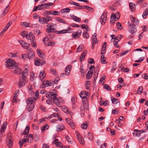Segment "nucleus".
<instances>
[{
	"instance_id": "338daca9",
	"label": "nucleus",
	"mask_w": 148,
	"mask_h": 148,
	"mask_svg": "<svg viewBox=\"0 0 148 148\" xmlns=\"http://www.w3.org/2000/svg\"><path fill=\"white\" fill-rule=\"evenodd\" d=\"M9 5H8L5 8L4 10L3 11V13L4 14L3 15H4V14H6L7 12H8L9 8H8V7Z\"/></svg>"
},
{
	"instance_id": "a878e982",
	"label": "nucleus",
	"mask_w": 148,
	"mask_h": 148,
	"mask_svg": "<svg viewBox=\"0 0 148 148\" xmlns=\"http://www.w3.org/2000/svg\"><path fill=\"white\" fill-rule=\"evenodd\" d=\"M43 84L45 85L46 86H53V82H50L48 81H45L44 82Z\"/></svg>"
},
{
	"instance_id": "37998d69",
	"label": "nucleus",
	"mask_w": 148,
	"mask_h": 148,
	"mask_svg": "<svg viewBox=\"0 0 148 148\" xmlns=\"http://www.w3.org/2000/svg\"><path fill=\"white\" fill-rule=\"evenodd\" d=\"M82 35L84 38L86 39H88L89 37V35L87 31L84 32L82 33Z\"/></svg>"
},
{
	"instance_id": "de8ad7c7",
	"label": "nucleus",
	"mask_w": 148,
	"mask_h": 148,
	"mask_svg": "<svg viewBox=\"0 0 148 148\" xmlns=\"http://www.w3.org/2000/svg\"><path fill=\"white\" fill-rule=\"evenodd\" d=\"M56 26V25L54 24L51 23H49L47 26V27H51L55 28V27Z\"/></svg>"
},
{
	"instance_id": "58836bf2",
	"label": "nucleus",
	"mask_w": 148,
	"mask_h": 148,
	"mask_svg": "<svg viewBox=\"0 0 148 148\" xmlns=\"http://www.w3.org/2000/svg\"><path fill=\"white\" fill-rule=\"evenodd\" d=\"M33 139V134H31L29 135L28 138L27 140V141L29 143H30L32 142Z\"/></svg>"
},
{
	"instance_id": "72a5a7b5",
	"label": "nucleus",
	"mask_w": 148,
	"mask_h": 148,
	"mask_svg": "<svg viewBox=\"0 0 148 148\" xmlns=\"http://www.w3.org/2000/svg\"><path fill=\"white\" fill-rule=\"evenodd\" d=\"M39 21L40 23L42 24H45L47 23V22H46L45 18H43L41 17H39Z\"/></svg>"
},
{
	"instance_id": "13d9d810",
	"label": "nucleus",
	"mask_w": 148,
	"mask_h": 148,
	"mask_svg": "<svg viewBox=\"0 0 148 148\" xmlns=\"http://www.w3.org/2000/svg\"><path fill=\"white\" fill-rule=\"evenodd\" d=\"M103 86L106 89L108 90L109 91L111 90V88L108 84H105Z\"/></svg>"
},
{
	"instance_id": "bb28decb",
	"label": "nucleus",
	"mask_w": 148,
	"mask_h": 148,
	"mask_svg": "<svg viewBox=\"0 0 148 148\" xmlns=\"http://www.w3.org/2000/svg\"><path fill=\"white\" fill-rule=\"evenodd\" d=\"M36 51L38 53V55L40 58H43L45 57V55L43 52L42 51L40 50L37 49Z\"/></svg>"
},
{
	"instance_id": "0eeeda50",
	"label": "nucleus",
	"mask_w": 148,
	"mask_h": 148,
	"mask_svg": "<svg viewBox=\"0 0 148 148\" xmlns=\"http://www.w3.org/2000/svg\"><path fill=\"white\" fill-rule=\"evenodd\" d=\"M14 73L16 74H17L19 75L21 74V69L20 67L18 66V64L16 63L14 66Z\"/></svg>"
},
{
	"instance_id": "393cba45",
	"label": "nucleus",
	"mask_w": 148,
	"mask_h": 148,
	"mask_svg": "<svg viewBox=\"0 0 148 148\" xmlns=\"http://www.w3.org/2000/svg\"><path fill=\"white\" fill-rule=\"evenodd\" d=\"M113 15L112 14V16L110 18V22L111 24H114L115 21V18H116L117 19H118L120 17V16H119V17L116 18V16L115 15H114V17H113L112 16Z\"/></svg>"
},
{
	"instance_id": "4468645a",
	"label": "nucleus",
	"mask_w": 148,
	"mask_h": 148,
	"mask_svg": "<svg viewBox=\"0 0 148 148\" xmlns=\"http://www.w3.org/2000/svg\"><path fill=\"white\" fill-rule=\"evenodd\" d=\"M66 121L67 123L70 125L72 129L74 128V122L70 119L69 118H67L66 119Z\"/></svg>"
},
{
	"instance_id": "c03bdc74",
	"label": "nucleus",
	"mask_w": 148,
	"mask_h": 148,
	"mask_svg": "<svg viewBox=\"0 0 148 148\" xmlns=\"http://www.w3.org/2000/svg\"><path fill=\"white\" fill-rule=\"evenodd\" d=\"M86 88L87 89H89L90 86V82L89 81H86L85 83Z\"/></svg>"
},
{
	"instance_id": "69168bd1",
	"label": "nucleus",
	"mask_w": 148,
	"mask_h": 148,
	"mask_svg": "<svg viewBox=\"0 0 148 148\" xmlns=\"http://www.w3.org/2000/svg\"><path fill=\"white\" fill-rule=\"evenodd\" d=\"M86 9L91 12H92L93 11V9L88 6H86Z\"/></svg>"
},
{
	"instance_id": "79ce46f5",
	"label": "nucleus",
	"mask_w": 148,
	"mask_h": 148,
	"mask_svg": "<svg viewBox=\"0 0 148 148\" xmlns=\"http://www.w3.org/2000/svg\"><path fill=\"white\" fill-rule=\"evenodd\" d=\"M28 34V32L25 31H23L21 33V35L23 37H26V38H27Z\"/></svg>"
},
{
	"instance_id": "f704fd0d",
	"label": "nucleus",
	"mask_w": 148,
	"mask_h": 148,
	"mask_svg": "<svg viewBox=\"0 0 148 148\" xmlns=\"http://www.w3.org/2000/svg\"><path fill=\"white\" fill-rule=\"evenodd\" d=\"M68 29H69V30H68L67 29H64L62 30L59 31L58 32L59 34H64L66 32H67L68 31H70V29H71L70 27H69Z\"/></svg>"
},
{
	"instance_id": "bf43d9fd",
	"label": "nucleus",
	"mask_w": 148,
	"mask_h": 148,
	"mask_svg": "<svg viewBox=\"0 0 148 148\" xmlns=\"http://www.w3.org/2000/svg\"><path fill=\"white\" fill-rule=\"evenodd\" d=\"M25 142H24L23 139H20L19 141V144L20 145V148H21L23 144Z\"/></svg>"
},
{
	"instance_id": "7ed1b4c3",
	"label": "nucleus",
	"mask_w": 148,
	"mask_h": 148,
	"mask_svg": "<svg viewBox=\"0 0 148 148\" xmlns=\"http://www.w3.org/2000/svg\"><path fill=\"white\" fill-rule=\"evenodd\" d=\"M28 80L26 76H24L23 75H22L19 79L18 82L19 86L20 87H21L23 86L27 83Z\"/></svg>"
},
{
	"instance_id": "c9c22d12",
	"label": "nucleus",
	"mask_w": 148,
	"mask_h": 148,
	"mask_svg": "<svg viewBox=\"0 0 148 148\" xmlns=\"http://www.w3.org/2000/svg\"><path fill=\"white\" fill-rule=\"evenodd\" d=\"M29 127L28 126H27L26 127L24 131V134L25 135H26V137H27V136H28V134L29 132Z\"/></svg>"
},
{
	"instance_id": "39448f33",
	"label": "nucleus",
	"mask_w": 148,
	"mask_h": 148,
	"mask_svg": "<svg viewBox=\"0 0 148 148\" xmlns=\"http://www.w3.org/2000/svg\"><path fill=\"white\" fill-rule=\"evenodd\" d=\"M135 26L134 25L133 26L130 22H128V26L129 30V31L132 34L135 33L136 31V29Z\"/></svg>"
},
{
	"instance_id": "20e7f679",
	"label": "nucleus",
	"mask_w": 148,
	"mask_h": 148,
	"mask_svg": "<svg viewBox=\"0 0 148 148\" xmlns=\"http://www.w3.org/2000/svg\"><path fill=\"white\" fill-rule=\"evenodd\" d=\"M79 95L81 98L84 99V100L82 101H84L83 103V105L84 106L85 104V106H88V105L87 103V99L86 98L88 95V92L85 91H82L80 93Z\"/></svg>"
},
{
	"instance_id": "c756f323",
	"label": "nucleus",
	"mask_w": 148,
	"mask_h": 148,
	"mask_svg": "<svg viewBox=\"0 0 148 148\" xmlns=\"http://www.w3.org/2000/svg\"><path fill=\"white\" fill-rule=\"evenodd\" d=\"M34 107V104H31V105H27L26 108L27 110L29 112L32 111Z\"/></svg>"
},
{
	"instance_id": "c85d7f7f",
	"label": "nucleus",
	"mask_w": 148,
	"mask_h": 148,
	"mask_svg": "<svg viewBox=\"0 0 148 148\" xmlns=\"http://www.w3.org/2000/svg\"><path fill=\"white\" fill-rule=\"evenodd\" d=\"M6 143L8 146L9 148H10L12 147L13 143L11 139H7Z\"/></svg>"
},
{
	"instance_id": "774afa93",
	"label": "nucleus",
	"mask_w": 148,
	"mask_h": 148,
	"mask_svg": "<svg viewBox=\"0 0 148 148\" xmlns=\"http://www.w3.org/2000/svg\"><path fill=\"white\" fill-rule=\"evenodd\" d=\"M59 77H56L54 79V82H53V84H57L58 83L59 81Z\"/></svg>"
},
{
	"instance_id": "6ab92c4d",
	"label": "nucleus",
	"mask_w": 148,
	"mask_h": 148,
	"mask_svg": "<svg viewBox=\"0 0 148 148\" xmlns=\"http://www.w3.org/2000/svg\"><path fill=\"white\" fill-rule=\"evenodd\" d=\"M106 42H104L102 47L101 50V54H103L105 53L106 49Z\"/></svg>"
},
{
	"instance_id": "603ef678",
	"label": "nucleus",
	"mask_w": 148,
	"mask_h": 148,
	"mask_svg": "<svg viewBox=\"0 0 148 148\" xmlns=\"http://www.w3.org/2000/svg\"><path fill=\"white\" fill-rule=\"evenodd\" d=\"M29 23L26 22H22L21 23V25L22 26H25V27H29Z\"/></svg>"
},
{
	"instance_id": "473e14b6",
	"label": "nucleus",
	"mask_w": 148,
	"mask_h": 148,
	"mask_svg": "<svg viewBox=\"0 0 148 148\" xmlns=\"http://www.w3.org/2000/svg\"><path fill=\"white\" fill-rule=\"evenodd\" d=\"M49 127V126L47 124H45L43 126L41 127V130L42 132H44L45 130H47Z\"/></svg>"
},
{
	"instance_id": "412c9836",
	"label": "nucleus",
	"mask_w": 148,
	"mask_h": 148,
	"mask_svg": "<svg viewBox=\"0 0 148 148\" xmlns=\"http://www.w3.org/2000/svg\"><path fill=\"white\" fill-rule=\"evenodd\" d=\"M53 4L52 3H49L45 4H42L41 5H42V7L43 8H47L49 6H51Z\"/></svg>"
},
{
	"instance_id": "09e8293b",
	"label": "nucleus",
	"mask_w": 148,
	"mask_h": 148,
	"mask_svg": "<svg viewBox=\"0 0 148 148\" xmlns=\"http://www.w3.org/2000/svg\"><path fill=\"white\" fill-rule=\"evenodd\" d=\"M143 92V88L142 86L139 87L137 91V93L140 94Z\"/></svg>"
},
{
	"instance_id": "f257e3e1",
	"label": "nucleus",
	"mask_w": 148,
	"mask_h": 148,
	"mask_svg": "<svg viewBox=\"0 0 148 148\" xmlns=\"http://www.w3.org/2000/svg\"><path fill=\"white\" fill-rule=\"evenodd\" d=\"M26 39L28 40H30L32 46L33 47H36L37 45L36 44L35 37L34 34L30 32L28 35Z\"/></svg>"
},
{
	"instance_id": "052dcab7",
	"label": "nucleus",
	"mask_w": 148,
	"mask_h": 148,
	"mask_svg": "<svg viewBox=\"0 0 148 148\" xmlns=\"http://www.w3.org/2000/svg\"><path fill=\"white\" fill-rule=\"evenodd\" d=\"M52 10L51 11H45L44 12V15H46L47 14L50 15L52 14Z\"/></svg>"
},
{
	"instance_id": "4be33fe9",
	"label": "nucleus",
	"mask_w": 148,
	"mask_h": 148,
	"mask_svg": "<svg viewBox=\"0 0 148 148\" xmlns=\"http://www.w3.org/2000/svg\"><path fill=\"white\" fill-rule=\"evenodd\" d=\"M70 16L73 18V19L76 22H81V19L80 18L77 17V16H75L74 15L71 14L70 15Z\"/></svg>"
},
{
	"instance_id": "9b49d317",
	"label": "nucleus",
	"mask_w": 148,
	"mask_h": 148,
	"mask_svg": "<svg viewBox=\"0 0 148 148\" xmlns=\"http://www.w3.org/2000/svg\"><path fill=\"white\" fill-rule=\"evenodd\" d=\"M62 109L63 111L67 114H69L71 116V119H72V116L74 115V114L71 112V110L67 107L64 106Z\"/></svg>"
},
{
	"instance_id": "5701e85b",
	"label": "nucleus",
	"mask_w": 148,
	"mask_h": 148,
	"mask_svg": "<svg viewBox=\"0 0 148 148\" xmlns=\"http://www.w3.org/2000/svg\"><path fill=\"white\" fill-rule=\"evenodd\" d=\"M87 53V51L86 50H84L83 52L82 53L81 55L80 56V62H81L84 60Z\"/></svg>"
},
{
	"instance_id": "ea45409f",
	"label": "nucleus",
	"mask_w": 148,
	"mask_h": 148,
	"mask_svg": "<svg viewBox=\"0 0 148 148\" xmlns=\"http://www.w3.org/2000/svg\"><path fill=\"white\" fill-rule=\"evenodd\" d=\"M111 100L112 103L113 104H116L118 102V99L117 98L111 97Z\"/></svg>"
},
{
	"instance_id": "8fccbe9b",
	"label": "nucleus",
	"mask_w": 148,
	"mask_h": 148,
	"mask_svg": "<svg viewBox=\"0 0 148 148\" xmlns=\"http://www.w3.org/2000/svg\"><path fill=\"white\" fill-rule=\"evenodd\" d=\"M70 10V8H65L61 10V12L62 13L69 12Z\"/></svg>"
},
{
	"instance_id": "f8f14e48",
	"label": "nucleus",
	"mask_w": 148,
	"mask_h": 148,
	"mask_svg": "<svg viewBox=\"0 0 148 148\" xmlns=\"http://www.w3.org/2000/svg\"><path fill=\"white\" fill-rule=\"evenodd\" d=\"M18 42L22 47L25 49H27L29 47L30 44L25 42L23 40H19Z\"/></svg>"
},
{
	"instance_id": "7c9ffc66",
	"label": "nucleus",
	"mask_w": 148,
	"mask_h": 148,
	"mask_svg": "<svg viewBox=\"0 0 148 148\" xmlns=\"http://www.w3.org/2000/svg\"><path fill=\"white\" fill-rule=\"evenodd\" d=\"M45 73L44 71L42 72L41 71L39 73V77L41 80H42L45 77Z\"/></svg>"
},
{
	"instance_id": "f3484780",
	"label": "nucleus",
	"mask_w": 148,
	"mask_h": 148,
	"mask_svg": "<svg viewBox=\"0 0 148 148\" xmlns=\"http://www.w3.org/2000/svg\"><path fill=\"white\" fill-rule=\"evenodd\" d=\"M56 94L54 93H52L51 92H48L46 95V97L48 98L53 99V97L56 96Z\"/></svg>"
},
{
	"instance_id": "423d86ee",
	"label": "nucleus",
	"mask_w": 148,
	"mask_h": 148,
	"mask_svg": "<svg viewBox=\"0 0 148 148\" xmlns=\"http://www.w3.org/2000/svg\"><path fill=\"white\" fill-rule=\"evenodd\" d=\"M34 60L35 64L38 66H42L45 63V60L39 59L38 58H35Z\"/></svg>"
},
{
	"instance_id": "0e129e2a",
	"label": "nucleus",
	"mask_w": 148,
	"mask_h": 148,
	"mask_svg": "<svg viewBox=\"0 0 148 148\" xmlns=\"http://www.w3.org/2000/svg\"><path fill=\"white\" fill-rule=\"evenodd\" d=\"M112 112L114 114H116L119 113V111L116 109L112 110Z\"/></svg>"
},
{
	"instance_id": "b1692460",
	"label": "nucleus",
	"mask_w": 148,
	"mask_h": 148,
	"mask_svg": "<svg viewBox=\"0 0 148 148\" xmlns=\"http://www.w3.org/2000/svg\"><path fill=\"white\" fill-rule=\"evenodd\" d=\"M97 34L96 33H95L92 35V42L93 44H96L97 43Z\"/></svg>"
},
{
	"instance_id": "e2e57ef3",
	"label": "nucleus",
	"mask_w": 148,
	"mask_h": 148,
	"mask_svg": "<svg viewBox=\"0 0 148 148\" xmlns=\"http://www.w3.org/2000/svg\"><path fill=\"white\" fill-rule=\"evenodd\" d=\"M116 27H117L120 29H122V27H121V23H120L119 22H118L116 23Z\"/></svg>"
},
{
	"instance_id": "6e6d98bb",
	"label": "nucleus",
	"mask_w": 148,
	"mask_h": 148,
	"mask_svg": "<svg viewBox=\"0 0 148 148\" xmlns=\"http://www.w3.org/2000/svg\"><path fill=\"white\" fill-rule=\"evenodd\" d=\"M28 70H29L27 69H25L23 71L22 75H23L24 76H26V75L28 74Z\"/></svg>"
},
{
	"instance_id": "1a4fd4ad",
	"label": "nucleus",
	"mask_w": 148,
	"mask_h": 148,
	"mask_svg": "<svg viewBox=\"0 0 148 148\" xmlns=\"http://www.w3.org/2000/svg\"><path fill=\"white\" fill-rule=\"evenodd\" d=\"M106 14L103 12L101 16L100 21L102 25L104 24L106 21Z\"/></svg>"
},
{
	"instance_id": "aec40b11",
	"label": "nucleus",
	"mask_w": 148,
	"mask_h": 148,
	"mask_svg": "<svg viewBox=\"0 0 148 148\" xmlns=\"http://www.w3.org/2000/svg\"><path fill=\"white\" fill-rule=\"evenodd\" d=\"M119 40L117 37H116L114 38L113 41V43L114 46L117 48H118L119 47V45L118 44V42L119 41Z\"/></svg>"
},
{
	"instance_id": "6e6552de",
	"label": "nucleus",
	"mask_w": 148,
	"mask_h": 148,
	"mask_svg": "<svg viewBox=\"0 0 148 148\" xmlns=\"http://www.w3.org/2000/svg\"><path fill=\"white\" fill-rule=\"evenodd\" d=\"M27 53L28 55V58L31 59L34 57L35 54L33 51L32 49H29L27 50Z\"/></svg>"
},
{
	"instance_id": "2f4dec72",
	"label": "nucleus",
	"mask_w": 148,
	"mask_h": 148,
	"mask_svg": "<svg viewBox=\"0 0 148 148\" xmlns=\"http://www.w3.org/2000/svg\"><path fill=\"white\" fill-rule=\"evenodd\" d=\"M129 7L132 11H134L135 9V4L132 3H129Z\"/></svg>"
},
{
	"instance_id": "a211bd4d",
	"label": "nucleus",
	"mask_w": 148,
	"mask_h": 148,
	"mask_svg": "<svg viewBox=\"0 0 148 148\" xmlns=\"http://www.w3.org/2000/svg\"><path fill=\"white\" fill-rule=\"evenodd\" d=\"M71 68V65H69L65 68V73L66 75H69Z\"/></svg>"
},
{
	"instance_id": "cd10ccee",
	"label": "nucleus",
	"mask_w": 148,
	"mask_h": 148,
	"mask_svg": "<svg viewBox=\"0 0 148 148\" xmlns=\"http://www.w3.org/2000/svg\"><path fill=\"white\" fill-rule=\"evenodd\" d=\"M46 30L48 33H54L56 32L55 28L51 27H47Z\"/></svg>"
},
{
	"instance_id": "f03ea898",
	"label": "nucleus",
	"mask_w": 148,
	"mask_h": 148,
	"mask_svg": "<svg viewBox=\"0 0 148 148\" xmlns=\"http://www.w3.org/2000/svg\"><path fill=\"white\" fill-rule=\"evenodd\" d=\"M5 63V65L6 67L11 69H14V66L16 64L14 61L11 59H9Z\"/></svg>"
},
{
	"instance_id": "ddd939ff",
	"label": "nucleus",
	"mask_w": 148,
	"mask_h": 148,
	"mask_svg": "<svg viewBox=\"0 0 148 148\" xmlns=\"http://www.w3.org/2000/svg\"><path fill=\"white\" fill-rule=\"evenodd\" d=\"M130 20L132 23V25L135 26L138 25L139 23V21L138 19L134 17L133 16L131 15L130 17Z\"/></svg>"
},
{
	"instance_id": "5fc2aeb1",
	"label": "nucleus",
	"mask_w": 148,
	"mask_h": 148,
	"mask_svg": "<svg viewBox=\"0 0 148 148\" xmlns=\"http://www.w3.org/2000/svg\"><path fill=\"white\" fill-rule=\"evenodd\" d=\"M80 72L81 73L82 75H84L85 73V71L83 68V67H80Z\"/></svg>"
},
{
	"instance_id": "e433bc0d",
	"label": "nucleus",
	"mask_w": 148,
	"mask_h": 148,
	"mask_svg": "<svg viewBox=\"0 0 148 148\" xmlns=\"http://www.w3.org/2000/svg\"><path fill=\"white\" fill-rule=\"evenodd\" d=\"M148 14V8H147L145 10L143 14V18H146Z\"/></svg>"
},
{
	"instance_id": "a19ab883",
	"label": "nucleus",
	"mask_w": 148,
	"mask_h": 148,
	"mask_svg": "<svg viewBox=\"0 0 148 148\" xmlns=\"http://www.w3.org/2000/svg\"><path fill=\"white\" fill-rule=\"evenodd\" d=\"M92 72L91 71H89L88 72L86 75V77L87 79H89L92 76Z\"/></svg>"
},
{
	"instance_id": "a18cd8bd",
	"label": "nucleus",
	"mask_w": 148,
	"mask_h": 148,
	"mask_svg": "<svg viewBox=\"0 0 148 148\" xmlns=\"http://www.w3.org/2000/svg\"><path fill=\"white\" fill-rule=\"evenodd\" d=\"M39 97V92L37 91L34 94V97L33 98H35L36 100Z\"/></svg>"
},
{
	"instance_id": "4c0bfd02",
	"label": "nucleus",
	"mask_w": 148,
	"mask_h": 148,
	"mask_svg": "<svg viewBox=\"0 0 148 148\" xmlns=\"http://www.w3.org/2000/svg\"><path fill=\"white\" fill-rule=\"evenodd\" d=\"M88 139L90 140H92L94 138V137L92 134L90 132H88Z\"/></svg>"
},
{
	"instance_id": "9d476101",
	"label": "nucleus",
	"mask_w": 148,
	"mask_h": 148,
	"mask_svg": "<svg viewBox=\"0 0 148 148\" xmlns=\"http://www.w3.org/2000/svg\"><path fill=\"white\" fill-rule=\"evenodd\" d=\"M35 101L36 99L35 98H33V97H29L26 99V102L27 105H29L31 104H34V101Z\"/></svg>"
},
{
	"instance_id": "dca6fc26",
	"label": "nucleus",
	"mask_w": 148,
	"mask_h": 148,
	"mask_svg": "<svg viewBox=\"0 0 148 148\" xmlns=\"http://www.w3.org/2000/svg\"><path fill=\"white\" fill-rule=\"evenodd\" d=\"M56 131L57 132H59L64 129L65 127L64 125L62 124L58 125L56 126Z\"/></svg>"
},
{
	"instance_id": "4d7b16f0",
	"label": "nucleus",
	"mask_w": 148,
	"mask_h": 148,
	"mask_svg": "<svg viewBox=\"0 0 148 148\" xmlns=\"http://www.w3.org/2000/svg\"><path fill=\"white\" fill-rule=\"evenodd\" d=\"M56 20L57 21L59 22L60 23H65V21L63 19L59 17L57 18L56 19Z\"/></svg>"
},
{
	"instance_id": "2eb2a0df",
	"label": "nucleus",
	"mask_w": 148,
	"mask_h": 148,
	"mask_svg": "<svg viewBox=\"0 0 148 148\" xmlns=\"http://www.w3.org/2000/svg\"><path fill=\"white\" fill-rule=\"evenodd\" d=\"M53 100L54 103L56 106H58L59 107H61V105L60 103V101L57 99V97H56V96L53 97Z\"/></svg>"
},
{
	"instance_id": "680f3d73",
	"label": "nucleus",
	"mask_w": 148,
	"mask_h": 148,
	"mask_svg": "<svg viewBox=\"0 0 148 148\" xmlns=\"http://www.w3.org/2000/svg\"><path fill=\"white\" fill-rule=\"evenodd\" d=\"M83 49V45H80L77 49V52H80Z\"/></svg>"
},
{
	"instance_id": "49530a36",
	"label": "nucleus",
	"mask_w": 148,
	"mask_h": 148,
	"mask_svg": "<svg viewBox=\"0 0 148 148\" xmlns=\"http://www.w3.org/2000/svg\"><path fill=\"white\" fill-rule=\"evenodd\" d=\"M46 22L51 21L52 20V18L50 16H46V18H45Z\"/></svg>"
},
{
	"instance_id": "3c124183",
	"label": "nucleus",
	"mask_w": 148,
	"mask_h": 148,
	"mask_svg": "<svg viewBox=\"0 0 148 148\" xmlns=\"http://www.w3.org/2000/svg\"><path fill=\"white\" fill-rule=\"evenodd\" d=\"M87 126L88 125L86 123V122L84 123L81 125V127L82 128L84 129H86Z\"/></svg>"
},
{
	"instance_id": "864d4df0",
	"label": "nucleus",
	"mask_w": 148,
	"mask_h": 148,
	"mask_svg": "<svg viewBox=\"0 0 148 148\" xmlns=\"http://www.w3.org/2000/svg\"><path fill=\"white\" fill-rule=\"evenodd\" d=\"M78 140L81 144L82 145H84V140L82 137H80V138H79Z\"/></svg>"
}]
</instances>
